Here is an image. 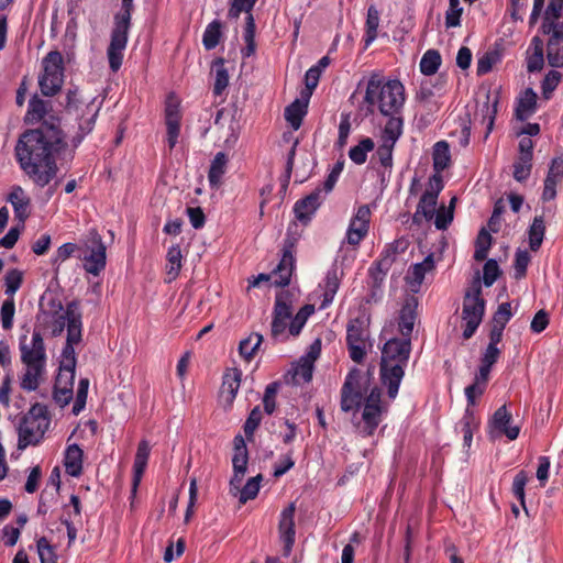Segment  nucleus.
I'll list each match as a JSON object with an SVG mask.
<instances>
[{"label":"nucleus","instance_id":"obj_1","mask_svg":"<svg viewBox=\"0 0 563 563\" xmlns=\"http://www.w3.org/2000/svg\"><path fill=\"white\" fill-rule=\"evenodd\" d=\"M47 113V104L37 96L29 100L25 122H43L36 129L24 131L14 147L20 168L38 187L44 188L57 175V157L67 148L66 135L58 118Z\"/></svg>","mask_w":563,"mask_h":563},{"label":"nucleus","instance_id":"obj_2","mask_svg":"<svg viewBox=\"0 0 563 563\" xmlns=\"http://www.w3.org/2000/svg\"><path fill=\"white\" fill-rule=\"evenodd\" d=\"M363 102L366 104L367 114L378 112L388 118L387 122L398 121L400 128H404L406 92L398 79H387L380 74H372L367 80Z\"/></svg>","mask_w":563,"mask_h":563},{"label":"nucleus","instance_id":"obj_3","mask_svg":"<svg viewBox=\"0 0 563 563\" xmlns=\"http://www.w3.org/2000/svg\"><path fill=\"white\" fill-rule=\"evenodd\" d=\"M411 352V339L393 338L382 349L380 380L387 387L390 399L397 397Z\"/></svg>","mask_w":563,"mask_h":563},{"label":"nucleus","instance_id":"obj_4","mask_svg":"<svg viewBox=\"0 0 563 563\" xmlns=\"http://www.w3.org/2000/svg\"><path fill=\"white\" fill-rule=\"evenodd\" d=\"M19 350L21 362L25 366L20 386L23 390H36L45 373L47 362L42 333L38 330H34L30 340H27L26 335H21L19 339Z\"/></svg>","mask_w":563,"mask_h":563},{"label":"nucleus","instance_id":"obj_5","mask_svg":"<svg viewBox=\"0 0 563 563\" xmlns=\"http://www.w3.org/2000/svg\"><path fill=\"white\" fill-rule=\"evenodd\" d=\"M133 9V0H122L121 10L114 14L110 43L107 47L109 67L113 73H117L122 66Z\"/></svg>","mask_w":563,"mask_h":563},{"label":"nucleus","instance_id":"obj_6","mask_svg":"<svg viewBox=\"0 0 563 563\" xmlns=\"http://www.w3.org/2000/svg\"><path fill=\"white\" fill-rule=\"evenodd\" d=\"M485 299L482 297V285L476 277L463 298L462 320L465 322L463 338L471 339L479 327L485 313Z\"/></svg>","mask_w":563,"mask_h":563},{"label":"nucleus","instance_id":"obj_7","mask_svg":"<svg viewBox=\"0 0 563 563\" xmlns=\"http://www.w3.org/2000/svg\"><path fill=\"white\" fill-rule=\"evenodd\" d=\"M49 427V418L43 407L33 406L22 418L19 424L18 448L24 450L29 445H36Z\"/></svg>","mask_w":563,"mask_h":563},{"label":"nucleus","instance_id":"obj_8","mask_svg":"<svg viewBox=\"0 0 563 563\" xmlns=\"http://www.w3.org/2000/svg\"><path fill=\"white\" fill-rule=\"evenodd\" d=\"M387 409L388 406L382 401V389L373 387L364 398L362 420L355 424L358 433L365 438L373 435Z\"/></svg>","mask_w":563,"mask_h":563},{"label":"nucleus","instance_id":"obj_9","mask_svg":"<svg viewBox=\"0 0 563 563\" xmlns=\"http://www.w3.org/2000/svg\"><path fill=\"white\" fill-rule=\"evenodd\" d=\"M38 85L44 96H55L64 82V59L58 51L49 52L42 60Z\"/></svg>","mask_w":563,"mask_h":563},{"label":"nucleus","instance_id":"obj_10","mask_svg":"<svg viewBox=\"0 0 563 563\" xmlns=\"http://www.w3.org/2000/svg\"><path fill=\"white\" fill-rule=\"evenodd\" d=\"M367 379L358 368L351 369L341 388L340 406L342 411L350 412L360 409L364 398Z\"/></svg>","mask_w":563,"mask_h":563},{"label":"nucleus","instance_id":"obj_11","mask_svg":"<svg viewBox=\"0 0 563 563\" xmlns=\"http://www.w3.org/2000/svg\"><path fill=\"white\" fill-rule=\"evenodd\" d=\"M444 187L441 175L429 177L427 188L420 197L417 209L412 216V222L420 224L422 220L431 221L437 211L438 197Z\"/></svg>","mask_w":563,"mask_h":563},{"label":"nucleus","instance_id":"obj_12","mask_svg":"<svg viewBox=\"0 0 563 563\" xmlns=\"http://www.w3.org/2000/svg\"><path fill=\"white\" fill-rule=\"evenodd\" d=\"M369 332L361 318L351 319L346 325V345L350 357L355 363H362L366 355V344Z\"/></svg>","mask_w":563,"mask_h":563},{"label":"nucleus","instance_id":"obj_13","mask_svg":"<svg viewBox=\"0 0 563 563\" xmlns=\"http://www.w3.org/2000/svg\"><path fill=\"white\" fill-rule=\"evenodd\" d=\"M404 128H400V122L391 121L386 122L382 135L380 144L376 150V156L382 166L385 168L393 167V152L394 147L401 136Z\"/></svg>","mask_w":563,"mask_h":563},{"label":"nucleus","instance_id":"obj_14","mask_svg":"<svg viewBox=\"0 0 563 563\" xmlns=\"http://www.w3.org/2000/svg\"><path fill=\"white\" fill-rule=\"evenodd\" d=\"M295 244L296 240L287 238L283 244V255L277 267L272 272L275 287H286L290 284V279L295 269Z\"/></svg>","mask_w":563,"mask_h":563},{"label":"nucleus","instance_id":"obj_15","mask_svg":"<svg viewBox=\"0 0 563 563\" xmlns=\"http://www.w3.org/2000/svg\"><path fill=\"white\" fill-rule=\"evenodd\" d=\"M512 416L508 411L507 406L503 405L493 415L489 421L490 435L493 438L505 435L510 441L516 440L520 433V427L512 426Z\"/></svg>","mask_w":563,"mask_h":563},{"label":"nucleus","instance_id":"obj_16","mask_svg":"<svg viewBox=\"0 0 563 563\" xmlns=\"http://www.w3.org/2000/svg\"><path fill=\"white\" fill-rule=\"evenodd\" d=\"M371 210L367 205L358 207L356 213L351 219L347 231L346 242L353 246H357L367 235L369 229Z\"/></svg>","mask_w":563,"mask_h":563},{"label":"nucleus","instance_id":"obj_17","mask_svg":"<svg viewBox=\"0 0 563 563\" xmlns=\"http://www.w3.org/2000/svg\"><path fill=\"white\" fill-rule=\"evenodd\" d=\"M91 246H89V254L84 256V268L87 273L98 276L106 267V245L101 236L91 233Z\"/></svg>","mask_w":563,"mask_h":563},{"label":"nucleus","instance_id":"obj_18","mask_svg":"<svg viewBox=\"0 0 563 563\" xmlns=\"http://www.w3.org/2000/svg\"><path fill=\"white\" fill-rule=\"evenodd\" d=\"M181 112L179 101L174 96H168L165 106V124L167 130V143L169 150H173L180 133Z\"/></svg>","mask_w":563,"mask_h":563},{"label":"nucleus","instance_id":"obj_19","mask_svg":"<svg viewBox=\"0 0 563 563\" xmlns=\"http://www.w3.org/2000/svg\"><path fill=\"white\" fill-rule=\"evenodd\" d=\"M295 512L296 506L289 504L282 512L278 522V532L280 541L284 543V554L289 555L295 543Z\"/></svg>","mask_w":563,"mask_h":563},{"label":"nucleus","instance_id":"obj_20","mask_svg":"<svg viewBox=\"0 0 563 563\" xmlns=\"http://www.w3.org/2000/svg\"><path fill=\"white\" fill-rule=\"evenodd\" d=\"M542 32L549 35L547 43V59L551 67H563V26L541 27Z\"/></svg>","mask_w":563,"mask_h":563},{"label":"nucleus","instance_id":"obj_21","mask_svg":"<svg viewBox=\"0 0 563 563\" xmlns=\"http://www.w3.org/2000/svg\"><path fill=\"white\" fill-rule=\"evenodd\" d=\"M292 310L291 306L284 300L283 294L276 296L273 321H272V336L278 339L284 335L287 327L291 321Z\"/></svg>","mask_w":563,"mask_h":563},{"label":"nucleus","instance_id":"obj_22","mask_svg":"<svg viewBox=\"0 0 563 563\" xmlns=\"http://www.w3.org/2000/svg\"><path fill=\"white\" fill-rule=\"evenodd\" d=\"M242 373L238 368L228 369L222 379L219 398L225 409L232 407L241 385Z\"/></svg>","mask_w":563,"mask_h":563},{"label":"nucleus","instance_id":"obj_23","mask_svg":"<svg viewBox=\"0 0 563 563\" xmlns=\"http://www.w3.org/2000/svg\"><path fill=\"white\" fill-rule=\"evenodd\" d=\"M563 180V155L554 157L544 179L542 200L550 201L556 197V186Z\"/></svg>","mask_w":563,"mask_h":563},{"label":"nucleus","instance_id":"obj_24","mask_svg":"<svg viewBox=\"0 0 563 563\" xmlns=\"http://www.w3.org/2000/svg\"><path fill=\"white\" fill-rule=\"evenodd\" d=\"M417 308L418 299L415 296H409L405 299L398 318V330L405 339H410L413 331L417 320Z\"/></svg>","mask_w":563,"mask_h":563},{"label":"nucleus","instance_id":"obj_25","mask_svg":"<svg viewBox=\"0 0 563 563\" xmlns=\"http://www.w3.org/2000/svg\"><path fill=\"white\" fill-rule=\"evenodd\" d=\"M321 189L316 188L310 195L295 203L294 211L299 221H308L322 201Z\"/></svg>","mask_w":563,"mask_h":563},{"label":"nucleus","instance_id":"obj_26","mask_svg":"<svg viewBox=\"0 0 563 563\" xmlns=\"http://www.w3.org/2000/svg\"><path fill=\"white\" fill-rule=\"evenodd\" d=\"M151 448L146 440H142L137 445V451L133 463V479H132V495L136 494L137 487L141 483L145 472L147 461L150 457Z\"/></svg>","mask_w":563,"mask_h":563},{"label":"nucleus","instance_id":"obj_27","mask_svg":"<svg viewBox=\"0 0 563 563\" xmlns=\"http://www.w3.org/2000/svg\"><path fill=\"white\" fill-rule=\"evenodd\" d=\"M81 331L82 322L79 302L77 300H73L68 302V327L66 341L68 343L78 344L81 341Z\"/></svg>","mask_w":563,"mask_h":563},{"label":"nucleus","instance_id":"obj_28","mask_svg":"<svg viewBox=\"0 0 563 563\" xmlns=\"http://www.w3.org/2000/svg\"><path fill=\"white\" fill-rule=\"evenodd\" d=\"M544 44L539 36H533L526 52L528 73H536L544 65Z\"/></svg>","mask_w":563,"mask_h":563},{"label":"nucleus","instance_id":"obj_29","mask_svg":"<svg viewBox=\"0 0 563 563\" xmlns=\"http://www.w3.org/2000/svg\"><path fill=\"white\" fill-rule=\"evenodd\" d=\"M8 201L14 209L15 219H18L23 227L29 217L30 198L26 196L22 187L15 186L10 192Z\"/></svg>","mask_w":563,"mask_h":563},{"label":"nucleus","instance_id":"obj_30","mask_svg":"<svg viewBox=\"0 0 563 563\" xmlns=\"http://www.w3.org/2000/svg\"><path fill=\"white\" fill-rule=\"evenodd\" d=\"M84 452L77 444L67 446L64 456V466L68 475L78 477L82 473Z\"/></svg>","mask_w":563,"mask_h":563},{"label":"nucleus","instance_id":"obj_31","mask_svg":"<svg viewBox=\"0 0 563 563\" xmlns=\"http://www.w3.org/2000/svg\"><path fill=\"white\" fill-rule=\"evenodd\" d=\"M537 93L532 88H527L520 96L516 107V118L519 121L528 120L537 109Z\"/></svg>","mask_w":563,"mask_h":563},{"label":"nucleus","instance_id":"obj_32","mask_svg":"<svg viewBox=\"0 0 563 563\" xmlns=\"http://www.w3.org/2000/svg\"><path fill=\"white\" fill-rule=\"evenodd\" d=\"M228 155L223 152H218L210 164L208 172V180L211 187H219L222 184V177L228 168Z\"/></svg>","mask_w":563,"mask_h":563},{"label":"nucleus","instance_id":"obj_33","mask_svg":"<svg viewBox=\"0 0 563 563\" xmlns=\"http://www.w3.org/2000/svg\"><path fill=\"white\" fill-rule=\"evenodd\" d=\"M309 99H296L285 109V119L294 130H298L307 113Z\"/></svg>","mask_w":563,"mask_h":563},{"label":"nucleus","instance_id":"obj_34","mask_svg":"<svg viewBox=\"0 0 563 563\" xmlns=\"http://www.w3.org/2000/svg\"><path fill=\"white\" fill-rule=\"evenodd\" d=\"M432 267L433 262L430 257L410 267L406 276V280L412 291H418L419 287L421 286L424 279L426 273L430 271Z\"/></svg>","mask_w":563,"mask_h":563},{"label":"nucleus","instance_id":"obj_35","mask_svg":"<svg viewBox=\"0 0 563 563\" xmlns=\"http://www.w3.org/2000/svg\"><path fill=\"white\" fill-rule=\"evenodd\" d=\"M224 64V59L218 57L211 66V73L214 74L213 93L216 96H221L229 85V73Z\"/></svg>","mask_w":563,"mask_h":563},{"label":"nucleus","instance_id":"obj_36","mask_svg":"<svg viewBox=\"0 0 563 563\" xmlns=\"http://www.w3.org/2000/svg\"><path fill=\"white\" fill-rule=\"evenodd\" d=\"M563 13V0H550L544 11L543 21L541 27H559L563 26L561 20Z\"/></svg>","mask_w":563,"mask_h":563},{"label":"nucleus","instance_id":"obj_37","mask_svg":"<svg viewBox=\"0 0 563 563\" xmlns=\"http://www.w3.org/2000/svg\"><path fill=\"white\" fill-rule=\"evenodd\" d=\"M545 234V222L543 216H536L528 229L529 247L532 252L540 250Z\"/></svg>","mask_w":563,"mask_h":563},{"label":"nucleus","instance_id":"obj_38","mask_svg":"<svg viewBox=\"0 0 563 563\" xmlns=\"http://www.w3.org/2000/svg\"><path fill=\"white\" fill-rule=\"evenodd\" d=\"M73 380L68 375L59 373L54 388V399L57 404L66 406L73 397Z\"/></svg>","mask_w":563,"mask_h":563},{"label":"nucleus","instance_id":"obj_39","mask_svg":"<svg viewBox=\"0 0 563 563\" xmlns=\"http://www.w3.org/2000/svg\"><path fill=\"white\" fill-rule=\"evenodd\" d=\"M433 169L434 175H441V173L449 167L451 162L450 147L448 142L439 141L433 146Z\"/></svg>","mask_w":563,"mask_h":563},{"label":"nucleus","instance_id":"obj_40","mask_svg":"<svg viewBox=\"0 0 563 563\" xmlns=\"http://www.w3.org/2000/svg\"><path fill=\"white\" fill-rule=\"evenodd\" d=\"M223 38L222 22L213 20L210 22L203 32L202 44L207 51L216 48Z\"/></svg>","mask_w":563,"mask_h":563},{"label":"nucleus","instance_id":"obj_41","mask_svg":"<svg viewBox=\"0 0 563 563\" xmlns=\"http://www.w3.org/2000/svg\"><path fill=\"white\" fill-rule=\"evenodd\" d=\"M249 462V453L242 435L234 438V454L232 457L233 471L245 473Z\"/></svg>","mask_w":563,"mask_h":563},{"label":"nucleus","instance_id":"obj_42","mask_svg":"<svg viewBox=\"0 0 563 563\" xmlns=\"http://www.w3.org/2000/svg\"><path fill=\"white\" fill-rule=\"evenodd\" d=\"M500 350L497 346L487 345L485 352L481 357V365L478 368L479 379L488 380L493 365L498 361Z\"/></svg>","mask_w":563,"mask_h":563},{"label":"nucleus","instance_id":"obj_43","mask_svg":"<svg viewBox=\"0 0 563 563\" xmlns=\"http://www.w3.org/2000/svg\"><path fill=\"white\" fill-rule=\"evenodd\" d=\"M51 308L54 310L53 314V334L60 335L65 329L68 327V305L64 309L60 300L53 299L51 301Z\"/></svg>","mask_w":563,"mask_h":563},{"label":"nucleus","instance_id":"obj_44","mask_svg":"<svg viewBox=\"0 0 563 563\" xmlns=\"http://www.w3.org/2000/svg\"><path fill=\"white\" fill-rule=\"evenodd\" d=\"M167 265H166V275L168 277V282L176 279L181 269V250L178 244L173 245L168 249L167 255Z\"/></svg>","mask_w":563,"mask_h":563},{"label":"nucleus","instance_id":"obj_45","mask_svg":"<svg viewBox=\"0 0 563 563\" xmlns=\"http://www.w3.org/2000/svg\"><path fill=\"white\" fill-rule=\"evenodd\" d=\"M378 26H379V12L374 5H371L367 9V16H366V22H365V37H364L365 48L368 47L377 37Z\"/></svg>","mask_w":563,"mask_h":563},{"label":"nucleus","instance_id":"obj_46","mask_svg":"<svg viewBox=\"0 0 563 563\" xmlns=\"http://www.w3.org/2000/svg\"><path fill=\"white\" fill-rule=\"evenodd\" d=\"M374 147V141L371 137H364L357 145L350 148L349 157L356 165H362L366 162L367 154L372 152Z\"/></svg>","mask_w":563,"mask_h":563},{"label":"nucleus","instance_id":"obj_47","mask_svg":"<svg viewBox=\"0 0 563 563\" xmlns=\"http://www.w3.org/2000/svg\"><path fill=\"white\" fill-rule=\"evenodd\" d=\"M74 345H76V343H68L66 341L62 351L63 361L59 367V373L68 375L70 379H74L76 367V353Z\"/></svg>","mask_w":563,"mask_h":563},{"label":"nucleus","instance_id":"obj_48","mask_svg":"<svg viewBox=\"0 0 563 563\" xmlns=\"http://www.w3.org/2000/svg\"><path fill=\"white\" fill-rule=\"evenodd\" d=\"M456 202V198L453 197L450 201L449 207L441 206L437 209L434 213V225L438 230H446L448 227L453 221L454 217V206Z\"/></svg>","mask_w":563,"mask_h":563},{"label":"nucleus","instance_id":"obj_49","mask_svg":"<svg viewBox=\"0 0 563 563\" xmlns=\"http://www.w3.org/2000/svg\"><path fill=\"white\" fill-rule=\"evenodd\" d=\"M262 342L263 336L260 333H252L250 336L242 340L239 345L241 356L246 361L252 360Z\"/></svg>","mask_w":563,"mask_h":563},{"label":"nucleus","instance_id":"obj_50","mask_svg":"<svg viewBox=\"0 0 563 563\" xmlns=\"http://www.w3.org/2000/svg\"><path fill=\"white\" fill-rule=\"evenodd\" d=\"M339 286H340V280L338 277L336 269L328 271L325 278H324V292H323L322 307H325L333 301V298L339 289Z\"/></svg>","mask_w":563,"mask_h":563},{"label":"nucleus","instance_id":"obj_51","mask_svg":"<svg viewBox=\"0 0 563 563\" xmlns=\"http://www.w3.org/2000/svg\"><path fill=\"white\" fill-rule=\"evenodd\" d=\"M441 65V56L438 51H427L420 60V71L423 75L430 76L438 71Z\"/></svg>","mask_w":563,"mask_h":563},{"label":"nucleus","instance_id":"obj_52","mask_svg":"<svg viewBox=\"0 0 563 563\" xmlns=\"http://www.w3.org/2000/svg\"><path fill=\"white\" fill-rule=\"evenodd\" d=\"M493 238L490 233L483 228L476 239L475 242V252H474V258L475 261H484L487 257L488 251L492 246Z\"/></svg>","mask_w":563,"mask_h":563},{"label":"nucleus","instance_id":"obj_53","mask_svg":"<svg viewBox=\"0 0 563 563\" xmlns=\"http://www.w3.org/2000/svg\"><path fill=\"white\" fill-rule=\"evenodd\" d=\"M314 312V307L312 305H305L300 310L296 313L289 323V333L294 336L298 335L306 324L308 318Z\"/></svg>","mask_w":563,"mask_h":563},{"label":"nucleus","instance_id":"obj_54","mask_svg":"<svg viewBox=\"0 0 563 563\" xmlns=\"http://www.w3.org/2000/svg\"><path fill=\"white\" fill-rule=\"evenodd\" d=\"M36 549L41 563H57L55 549L45 537L36 540Z\"/></svg>","mask_w":563,"mask_h":563},{"label":"nucleus","instance_id":"obj_55","mask_svg":"<svg viewBox=\"0 0 563 563\" xmlns=\"http://www.w3.org/2000/svg\"><path fill=\"white\" fill-rule=\"evenodd\" d=\"M531 169L532 158L519 155L514 163V178L519 183H523L529 178Z\"/></svg>","mask_w":563,"mask_h":563},{"label":"nucleus","instance_id":"obj_56","mask_svg":"<svg viewBox=\"0 0 563 563\" xmlns=\"http://www.w3.org/2000/svg\"><path fill=\"white\" fill-rule=\"evenodd\" d=\"M562 79V74L558 70H550L541 82V92L542 97L545 100H550L552 98L553 91L559 86Z\"/></svg>","mask_w":563,"mask_h":563},{"label":"nucleus","instance_id":"obj_57","mask_svg":"<svg viewBox=\"0 0 563 563\" xmlns=\"http://www.w3.org/2000/svg\"><path fill=\"white\" fill-rule=\"evenodd\" d=\"M479 421L478 418L475 416V412L472 408H466L463 417L456 424V429L462 434H470L474 433L478 429Z\"/></svg>","mask_w":563,"mask_h":563},{"label":"nucleus","instance_id":"obj_58","mask_svg":"<svg viewBox=\"0 0 563 563\" xmlns=\"http://www.w3.org/2000/svg\"><path fill=\"white\" fill-rule=\"evenodd\" d=\"M262 481V475H257L255 477L250 478L246 484L239 490V501L241 504H246L249 500L254 499L260 492V483Z\"/></svg>","mask_w":563,"mask_h":563},{"label":"nucleus","instance_id":"obj_59","mask_svg":"<svg viewBox=\"0 0 563 563\" xmlns=\"http://www.w3.org/2000/svg\"><path fill=\"white\" fill-rule=\"evenodd\" d=\"M97 117V111H95L90 117L88 118H80L78 123V133L73 137L71 143L74 147L79 146V144L82 142L86 135H88L95 126Z\"/></svg>","mask_w":563,"mask_h":563},{"label":"nucleus","instance_id":"obj_60","mask_svg":"<svg viewBox=\"0 0 563 563\" xmlns=\"http://www.w3.org/2000/svg\"><path fill=\"white\" fill-rule=\"evenodd\" d=\"M320 76H321V70H320L319 66H312L306 71V75H305L306 88L301 91L302 99H310L313 90L318 86Z\"/></svg>","mask_w":563,"mask_h":563},{"label":"nucleus","instance_id":"obj_61","mask_svg":"<svg viewBox=\"0 0 563 563\" xmlns=\"http://www.w3.org/2000/svg\"><path fill=\"white\" fill-rule=\"evenodd\" d=\"M487 382L488 380H481L479 374L475 375L474 383L465 388V396L467 400L466 408H471L476 404L477 397L484 394Z\"/></svg>","mask_w":563,"mask_h":563},{"label":"nucleus","instance_id":"obj_62","mask_svg":"<svg viewBox=\"0 0 563 563\" xmlns=\"http://www.w3.org/2000/svg\"><path fill=\"white\" fill-rule=\"evenodd\" d=\"M313 363L310 360L300 358L297 366L294 368V379L297 384L308 383L312 378Z\"/></svg>","mask_w":563,"mask_h":563},{"label":"nucleus","instance_id":"obj_63","mask_svg":"<svg viewBox=\"0 0 563 563\" xmlns=\"http://www.w3.org/2000/svg\"><path fill=\"white\" fill-rule=\"evenodd\" d=\"M463 8L460 5V0H449V8L445 12V26L456 27L461 24V15Z\"/></svg>","mask_w":563,"mask_h":563},{"label":"nucleus","instance_id":"obj_64","mask_svg":"<svg viewBox=\"0 0 563 563\" xmlns=\"http://www.w3.org/2000/svg\"><path fill=\"white\" fill-rule=\"evenodd\" d=\"M23 282V274L21 271L13 268L4 275V286L7 295H14L21 287Z\"/></svg>","mask_w":563,"mask_h":563}]
</instances>
